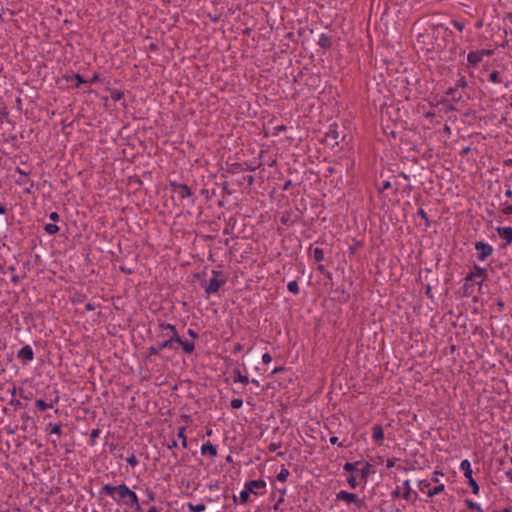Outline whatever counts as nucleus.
Here are the masks:
<instances>
[{"label": "nucleus", "instance_id": "44", "mask_svg": "<svg viewBox=\"0 0 512 512\" xmlns=\"http://www.w3.org/2000/svg\"><path fill=\"white\" fill-rule=\"evenodd\" d=\"M438 475H443V474L441 472H439V471H435L433 473V477L431 479V481L434 482V483H437V485L440 484L439 483V479H438Z\"/></svg>", "mask_w": 512, "mask_h": 512}, {"label": "nucleus", "instance_id": "38", "mask_svg": "<svg viewBox=\"0 0 512 512\" xmlns=\"http://www.w3.org/2000/svg\"><path fill=\"white\" fill-rule=\"evenodd\" d=\"M489 80L493 83H500L501 79L499 78V72L498 71H492L489 75Z\"/></svg>", "mask_w": 512, "mask_h": 512}, {"label": "nucleus", "instance_id": "3", "mask_svg": "<svg viewBox=\"0 0 512 512\" xmlns=\"http://www.w3.org/2000/svg\"><path fill=\"white\" fill-rule=\"evenodd\" d=\"M212 275L213 277L203 284V288L208 295L218 292L221 286L226 283V278L221 271L213 270Z\"/></svg>", "mask_w": 512, "mask_h": 512}, {"label": "nucleus", "instance_id": "26", "mask_svg": "<svg viewBox=\"0 0 512 512\" xmlns=\"http://www.w3.org/2000/svg\"><path fill=\"white\" fill-rule=\"evenodd\" d=\"M177 436L179 439H181V444H182V447L183 448H187V439H186V436H185V427L182 426L178 429V433H177Z\"/></svg>", "mask_w": 512, "mask_h": 512}, {"label": "nucleus", "instance_id": "54", "mask_svg": "<svg viewBox=\"0 0 512 512\" xmlns=\"http://www.w3.org/2000/svg\"><path fill=\"white\" fill-rule=\"evenodd\" d=\"M177 441L176 440H172V442L170 444H168V448L169 449H174L177 447Z\"/></svg>", "mask_w": 512, "mask_h": 512}, {"label": "nucleus", "instance_id": "45", "mask_svg": "<svg viewBox=\"0 0 512 512\" xmlns=\"http://www.w3.org/2000/svg\"><path fill=\"white\" fill-rule=\"evenodd\" d=\"M187 333L193 339H197L199 337L198 333L193 329H188Z\"/></svg>", "mask_w": 512, "mask_h": 512}, {"label": "nucleus", "instance_id": "4", "mask_svg": "<svg viewBox=\"0 0 512 512\" xmlns=\"http://www.w3.org/2000/svg\"><path fill=\"white\" fill-rule=\"evenodd\" d=\"M460 469L464 473V476L467 479L469 486L472 488V492L474 494H478L479 493V485L472 477V469H471L470 461L467 459L462 460L460 463Z\"/></svg>", "mask_w": 512, "mask_h": 512}, {"label": "nucleus", "instance_id": "49", "mask_svg": "<svg viewBox=\"0 0 512 512\" xmlns=\"http://www.w3.org/2000/svg\"><path fill=\"white\" fill-rule=\"evenodd\" d=\"M49 218L52 221L57 222L59 220V215L57 212H52V213H50Z\"/></svg>", "mask_w": 512, "mask_h": 512}, {"label": "nucleus", "instance_id": "63", "mask_svg": "<svg viewBox=\"0 0 512 512\" xmlns=\"http://www.w3.org/2000/svg\"><path fill=\"white\" fill-rule=\"evenodd\" d=\"M494 512H512L511 508H504L501 511H494Z\"/></svg>", "mask_w": 512, "mask_h": 512}, {"label": "nucleus", "instance_id": "39", "mask_svg": "<svg viewBox=\"0 0 512 512\" xmlns=\"http://www.w3.org/2000/svg\"><path fill=\"white\" fill-rule=\"evenodd\" d=\"M123 92L122 91H119V90H115L111 93V98L114 100V101H119L122 97H123Z\"/></svg>", "mask_w": 512, "mask_h": 512}, {"label": "nucleus", "instance_id": "7", "mask_svg": "<svg viewBox=\"0 0 512 512\" xmlns=\"http://www.w3.org/2000/svg\"><path fill=\"white\" fill-rule=\"evenodd\" d=\"M475 249L477 250V259L479 261H485L494 251L490 244L482 241L475 243Z\"/></svg>", "mask_w": 512, "mask_h": 512}, {"label": "nucleus", "instance_id": "9", "mask_svg": "<svg viewBox=\"0 0 512 512\" xmlns=\"http://www.w3.org/2000/svg\"><path fill=\"white\" fill-rule=\"evenodd\" d=\"M336 499L345 501L348 504L354 503L358 507L364 505V501L362 499H359L356 494L344 490H341L336 494Z\"/></svg>", "mask_w": 512, "mask_h": 512}, {"label": "nucleus", "instance_id": "37", "mask_svg": "<svg viewBox=\"0 0 512 512\" xmlns=\"http://www.w3.org/2000/svg\"><path fill=\"white\" fill-rule=\"evenodd\" d=\"M126 462L131 466V467H135L138 465V459L136 458V456L134 454H131L129 457L126 458Z\"/></svg>", "mask_w": 512, "mask_h": 512}, {"label": "nucleus", "instance_id": "2", "mask_svg": "<svg viewBox=\"0 0 512 512\" xmlns=\"http://www.w3.org/2000/svg\"><path fill=\"white\" fill-rule=\"evenodd\" d=\"M113 498L118 504L129 506L137 512H141V506L137 494L132 491L126 484L113 486L105 484L100 492Z\"/></svg>", "mask_w": 512, "mask_h": 512}, {"label": "nucleus", "instance_id": "6", "mask_svg": "<svg viewBox=\"0 0 512 512\" xmlns=\"http://www.w3.org/2000/svg\"><path fill=\"white\" fill-rule=\"evenodd\" d=\"M430 485V482L427 480H420L418 482V487L420 491L426 492L428 497H433L437 494H440L445 489V485L442 483L436 485L434 488L430 487Z\"/></svg>", "mask_w": 512, "mask_h": 512}, {"label": "nucleus", "instance_id": "40", "mask_svg": "<svg viewBox=\"0 0 512 512\" xmlns=\"http://www.w3.org/2000/svg\"><path fill=\"white\" fill-rule=\"evenodd\" d=\"M452 25L459 31H462L465 27L464 23L463 22H460V21H457V20H453L452 21Z\"/></svg>", "mask_w": 512, "mask_h": 512}, {"label": "nucleus", "instance_id": "8", "mask_svg": "<svg viewBox=\"0 0 512 512\" xmlns=\"http://www.w3.org/2000/svg\"><path fill=\"white\" fill-rule=\"evenodd\" d=\"M486 277V269L475 265L471 272L466 276V281H473L478 285H481Z\"/></svg>", "mask_w": 512, "mask_h": 512}, {"label": "nucleus", "instance_id": "28", "mask_svg": "<svg viewBox=\"0 0 512 512\" xmlns=\"http://www.w3.org/2000/svg\"><path fill=\"white\" fill-rule=\"evenodd\" d=\"M361 462L360 461H357L355 463H351V462H347L344 464L343 466V469L346 471V472H353V471H357L358 468L357 466L360 465Z\"/></svg>", "mask_w": 512, "mask_h": 512}, {"label": "nucleus", "instance_id": "58", "mask_svg": "<svg viewBox=\"0 0 512 512\" xmlns=\"http://www.w3.org/2000/svg\"><path fill=\"white\" fill-rule=\"evenodd\" d=\"M98 79H99V78H98V75L96 74V75H94V76L91 78V80L89 81V83H91V84H92V83H95V82H97V81H98Z\"/></svg>", "mask_w": 512, "mask_h": 512}, {"label": "nucleus", "instance_id": "22", "mask_svg": "<svg viewBox=\"0 0 512 512\" xmlns=\"http://www.w3.org/2000/svg\"><path fill=\"white\" fill-rule=\"evenodd\" d=\"M313 258L316 262H322L324 260V251L321 248L315 247L312 249Z\"/></svg>", "mask_w": 512, "mask_h": 512}, {"label": "nucleus", "instance_id": "46", "mask_svg": "<svg viewBox=\"0 0 512 512\" xmlns=\"http://www.w3.org/2000/svg\"><path fill=\"white\" fill-rule=\"evenodd\" d=\"M503 213H504L505 215H512V204L507 205V206L503 209Z\"/></svg>", "mask_w": 512, "mask_h": 512}, {"label": "nucleus", "instance_id": "27", "mask_svg": "<svg viewBox=\"0 0 512 512\" xmlns=\"http://www.w3.org/2000/svg\"><path fill=\"white\" fill-rule=\"evenodd\" d=\"M188 508L190 512H203L206 509V506L203 503H197L189 504Z\"/></svg>", "mask_w": 512, "mask_h": 512}, {"label": "nucleus", "instance_id": "19", "mask_svg": "<svg viewBox=\"0 0 512 512\" xmlns=\"http://www.w3.org/2000/svg\"><path fill=\"white\" fill-rule=\"evenodd\" d=\"M357 472H359L361 478L366 481L368 475L370 474L371 472V465L369 463H365L362 465V467L360 469L357 470Z\"/></svg>", "mask_w": 512, "mask_h": 512}, {"label": "nucleus", "instance_id": "21", "mask_svg": "<svg viewBox=\"0 0 512 512\" xmlns=\"http://www.w3.org/2000/svg\"><path fill=\"white\" fill-rule=\"evenodd\" d=\"M234 375H235L234 376V381L235 382H240V383L245 384V385L249 383L248 377L242 375L239 369L234 370Z\"/></svg>", "mask_w": 512, "mask_h": 512}, {"label": "nucleus", "instance_id": "56", "mask_svg": "<svg viewBox=\"0 0 512 512\" xmlns=\"http://www.w3.org/2000/svg\"><path fill=\"white\" fill-rule=\"evenodd\" d=\"M6 206L2 203H0V214H5L6 213Z\"/></svg>", "mask_w": 512, "mask_h": 512}, {"label": "nucleus", "instance_id": "30", "mask_svg": "<svg viewBox=\"0 0 512 512\" xmlns=\"http://www.w3.org/2000/svg\"><path fill=\"white\" fill-rule=\"evenodd\" d=\"M44 230L49 235H54L59 231V227L56 224H46Z\"/></svg>", "mask_w": 512, "mask_h": 512}, {"label": "nucleus", "instance_id": "5", "mask_svg": "<svg viewBox=\"0 0 512 512\" xmlns=\"http://www.w3.org/2000/svg\"><path fill=\"white\" fill-rule=\"evenodd\" d=\"M170 187L172 192L177 194L180 199H191V205L194 204L195 200L193 198V193L191 189L186 184H181L177 182H170Z\"/></svg>", "mask_w": 512, "mask_h": 512}, {"label": "nucleus", "instance_id": "50", "mask_svg": "<svg viewBox=\"0 0 512 512\" xmlns=\"http://www.w3.org/2000/svg\"><path fill=\"white\" fill-rule=\"evenodd\" d=\"M506 191H505V196L508 197V198H512V189H511V186L506 184Z\"/></svg>", "mask_w": 512, "mask_h": 512}, {"label": "nucleus", "instance_id": "48", "mask_svg": "<svg viewBox=\"0 0 512 512\" xmlns=\"http://www.w3.org/2000/svg\"><path fill=\"white\" fill-rule=\"evenodd\" d=\"M418 215H419L422 219H425L426 221L428 220L427 213H426L422 208H420V209L418 210Z\"/></svg>", "mask_w": 512, "mask_h": 512}, {"label": "nucleus", "instance_id": "20", "mask_svg": "<svg viewBox=\"0 0 512 512\" xmlns=\"http://www.w3.org/2000/svg\"><path fill=\"white\" fill-rule=\"evenodd\" d=\"M468 83L463 75H459L458 79L455 82L454 87L460 90L466 91Z\"/></svg>", "mask_w": 512, "mask_h": 512}, {"label": "nucleus", "instance_id": "15", "mask_svg": "<svg viewBox=\"0 0 512 512\" xmlns=\"http://www.w3.org/2000/svg\"><path fill=\"white\" fill-rule=\"evenodd\" d=\"M372 439L377 444H382V441L384 439V431L381 425L375 424L372 427Z\"/></svg>", "mask_w": 512, "mask_h": 512}, {"label": "nucleus", "instance_id": "23", "mask_svg": "<svg viewBox=\"0 0 512 512\" xmlns=\"http://www.w3.org/2000/svg\"><path fill=\"white\" fill-rule=\"evenodd\" d=\"M403 486H404V493L402 494V497L405 500H409L411 498V494H412V489H411V486H410V481L409 480H405L403 482Z\"/></svg>", "mask_w": 512, "mask_h": 512}, {"label": "nucleus", "instance_id": "10", "mask_svg": "<svg viewBox=\"0 0 512 512\" xmlns=\"http://www.w3.org/2000/svg\"><path fill=\"white\" fill-rule=\"evenodd\" d=\"M244 488L251 494H262L258 490H264L266 488V482L264 480H251L245 483Z\"/></svg>", "mask_w": 512, "mask_h": 512}, {"label": "nucleus", "instance_id": "17", "mask_svg": "<svg viewBox=\"0 0 512 512\" xmlns=\"http://www.w3.org/2000/svg\"><path fill=\"white\" fill-rule=\"evenodd\" d=\"M201 454L206 455L209 454L211 457H215L217 455V448L215 445L207 442L201 446Z\"/></svg>", "mask_w": 512, "mask_h": 512}, {"label": "nucleus", "instance_id": "11", "mask_svg": "<svg viewBox=\"0 0 512 512\" xmlns=\"http://www.w3.org/2000/svg\"><path fill=\"white\" fill-rule=\"evenodd\" d=\"M17 358L23 363H29L34 359V351L30 345L23 346L17 353Z\"/></svg>", "mask_w": 512, "mask_h": 512}, {"label": "nucleus", "instance_id": "35", "mask_svg": "<svg viewBox=\"0 0 512 512\" xmlns=\"http://www.w3.org/2000/svg\"><path fill=\"white\" fill-rule=\"evenodd\" d=\"M347 483L351 489H355L359 484L356 477L352 474L348 477Z\"/></svg>", "mask_w": 512, "mask_h": 512}, {"label": "nucleus", "instance_id": "42", "mask_svg": "<svg viewBox=\"0 0 512 512\" xmlns=\"http://www.w3.org/2000/svg\"><path fill=\"white\" fill-rule=\"evenodd\" d=\"M330 443H331L332 445L337 444L339 447H344V446H345L343 443H340V442L338 441V437H336V436H332V437L330 438Z\"/></svg>", "mask_w": 512, "mask_h": 512}, {"label": "nucleus", "instance_id": "43", "mask_svg": "<svg viewBox=\"0 0 512 512\" xmlns=\"http://www.w3.org/2000/svg\"><path fill=\"white\" fill-rule=\"evenodd\" d=\"M271 360H272V357H271V355H270L269 353H265V354H263V356H262V362H263L264 364H268V363H270V362H271Z\"/></svg>", "mask_w": 512, "mask_h": 512}, {"label": "nucleus", "instance_id": "32", "mask_svg": "<svg viewBox=\"0 0 512 512\" xmlns=\"http://www.w3.org/2000/svg\"><path fill=\"white\" fill-rule=\"evenodd\" d=\"M49 427H51V433L56 434L58 436H61L62 430H61V424L58 423H49Z\"/></svg>", "mask_w": 512, "mask_h": 512}, {"label": "nucleus", "instance_id": "13", "mask_svg": "<svg viewBox=\"0 0 512 512\" xmlns=\"http://www.w3.org/2000/svg\"><path fill=\"white\" fill-rule=\"evenodd\" d=\"M339 133L337 131L336 125H331L328 132L325 134L324 141L327 145L334 147L338 145Z\"/></svg>", "mask_w": 512, "mask_h": 512}, {"label": "nucleus", "instance_id": "1", "mask_svg": "<svg viewBox=\"0 0 512 512\" xmlns=\"http://www.w3.org/2000/svg\"><path fill=\"white\" fill-rule=\"evenodd\" d=\"M159 328L162 330H168L170 331L171 335L169 339H166L162 341L157 347L151 346L148 348V354L149 356L158 355L161 350L163 349H174L175 344H179L182 347V350L187 353L191 354L194 352L195 345L193 342L184 341L180 338L178 331L176 327L170 323H159Z\"/></svg>", "mask_w": 512, "mask_h": 512}, {"label": "nucleus", "instance_id": "12", "mask_svg": "<svg viewBox=\"0 0 512 512\" xmlns=\"http://www.w3.org/2000/svg\"><path fill=\"white\" fill-rule=\"evenodd\" d=\"M446 94L448 96H451V100L454 102H464L466 99L469 98L466 91L460 90L455 87H450Z\"/></svg>", "mask_w": 512, "mask_h": 512}, {"label": "nucleus", "instance_id": "57", "mask_svg": "<svg viewBox=\"0 0 512 512\" xmlns=\"http://www.w3.org/2000/svg\"><path fill=\"white\" fill-rule=\"evenodd\" d=\"M11 281H12L13 283H18V282H19V276H18V275H14V276H12Z\"/></svg>", "mask_w": 512, "mask_h": 512}, {"label": "nucleus", "instance_id": "16", "mask_svg": "<svg viewBox=\"0 0 512 512\" xmlns=\"http://www.w3.org/2000/svg\"><path fill=\"white\" fill-rule=\"evenodd\" d=\"M497 232L502 239L506 240L507 243L512 242V227H499Z\"/></svg>", "mask_w": 512, "mask_h": 512}, {"label": "nucleus", "instance_id": "29", "mask_svg": "<svg viewBox=\"0 0 512 512\" xmlns=\"http://www.w3.org/2000/svg\"><path fill=\"white\" fill-rule=\"evenodd\" d=\"M465 504L471 510H476L478 512H483L481 506L478 503H476V502H474V501H472L470 499H466L465 500Z\"/></svg>", "mask_w": 512, "mask_h": 512}, {"label": "nucleus", "instance_id": "59", "mask_svg": "<svg viewBox=\"0 0 512 512\" xmlns=\"http://www.w3.org/2000/svg\"><path fill=\"white\" fill-rule=\"evenodd\" d=\"M85 308L88 311L94 310V306L91 303L86 304Z\"/></svg>", "mask_w": 512, "mask_h": 512}, {"label": "nucleus", "instance_id": "41", "mask_svg": "<svg viewBox=\"0 0 512 512\" xmlns=\"http://www.w3.org/2000/svg\"><path fill=\"white\" fill-rule=\"evenodd\" d=\"M99 435H100V430H99V429H93V430L91 431V433H90V440H91L92 442H94V441H95V439L99 437Z\"/></svg>", "mask_w": 512, "mask_h": 512}, {"label": "nucleus", "instance_id": "33", "mask_svg": "<svg viewBox=\"0 0 512 512\" xmlns=\"http://www.w3.org/2000/svg\"><path fill=\"white\" fill-rule=\"evenodd\" d=\"M70 80L76 81L75 87H79L80 85L87 83L80 74H73Z\"/></svg>", "mask_w": 512, "mask_h": 512}, {"label": "nucleus", "instance_id": "47", "mask_svg": "<svg viewBox=\"0 0 512 512\" xmlns=\"http://www.w3.org/2000/svg\"><path fill=\"white\" fill-rule=\"evenodd\" d=\"M148 501H153L155 499V493L149 489L146 490Z\"/></svg>", "mask_w": 512, "mask_h": 512}, {"label": "nucleus", "instance_id": "25", "mask_svg": "<svg viewBox=\"0 0 512 512\" xmlns=\"http://www.w3.org/2000/svg\"><path fill=\"white\" fill-rule=\"evenodd\" d=\"M35 405L36 407L40 410V411H44L48 408H53V404L52 403H46L44 400L42 399H38L36 400L35 402Z\"/></svg>", "mask_w": 512, "mask_h": 512}, {"label": "nucleus", "instance_id": "34", "mask_svg": "<svg viewBox=\"0 0 512 512\" xmlns=\"http://www.w3.org/2000/svg\"><path fill=\"white\" fill-rule=\"evenodd\" d=\"M249 496H250V493L244 488L241 492H240V503L241 504H245L248 502L249 500Z\"/></svg>", "mask_w": 512, "mask_h": 512}, {"label": "nucleus", "instance_id": "31", "mask_svg": "<svg viewBox=\"0 0 512 512\" xmlns=\"http://www.w3.org/2000/svg\"><path fill=\"white\" fill-rule=\"evenodd\" d=\"M287 289L293 293V294H298L299 293V285L297 283V281H290L288 284H287Z\"/></svg>", "mask_w": 512, "mask_h": 512}, {"label": "nucleus", "instance_id": "36", "mask_svg": "<svg viewBox=\"0 0 512 512\" xmlns=\"http://www.w3.org/2000/svg\"><path fill=\"white\" fill-rule=\"evenodd\" d=\"M230 405H231V407H232L233 409H239V408H241V407H242V405H243V401H242V399H240V398H234V399H232V400H231Z\"/></svg>", "mask_w": 512, "mask_h": 512}, {"label": "nucleus", "instance_id": "60", "mask_svg": "<svg viewBox=\"0 0 512 512\" xmlns=\"http://www.w3.org/2000/svg\"><path fill=\"white\" fill-rule=\"evenodd\" d=\"M392 495H393L394 497H399L401 494H400V491L397 489V490H395V491H393V492H392Z\"/></svg>", "mask_w": 512, "mask_h": 512}, {"label": "nucleus", "instance_id": "24", "mask_svg": "<svg viewBox=\"0 0 512 512\" xmlns=\"http://www.w3.org/2000/svg\"><path fill=\"white\" fill-rule=\"evenodd\" d=\"M289 475H290L289 470L285 466H282V468L280 469V472L277 475V480L280 482H285Z\"/></svg>", "mask_w": 512, "mask_h": 512}, {"label": "nucleus", "instance_id": "51", "mask_svg": "<svg viewBox=\"0 0 512 512\" xmlns=\"http://www.w3.org/2000/svg\"><path fill=\"white\" fill-rule=\"evenodd\" d=\"M242 350V345L240 343H237L234 345V349H233V352L234 353H238Z\"/></svg>", "mask_w": 512, "mask_h": 512}, {"label": "nucleus", "instance_id": "52", "mask_svg": "<svg viewBox=\"0 0 512 512\" xmlns=\"http://www.w3.org/2000/svg\"><path fill=\"white\" fill-rule=\"evenodd\" d=\"M283 501H284L283 497H280V498L278 499V501L275 503V505H274V507H273V508H274L275 510H278V509H279V505H280V503H282Z\"/></svg>", "mask_w": 512, "mask_h": 512}, {"label": "nucleus", "instance_id": "61", "mask_svg": "<svg viewBox=\"0 0 512 512\" xmlns=\"http://www.w3.org/2000/svg\"><path fill=\"white\" fill-rule=\"evenodd\" d=\"M269 449H270V451H275V450L277 449V445L272 443V444L269 446Z\"/></svg>", "mask_w": 512, "mask_h": 512}, {"label": "nucleus", "instance_id": "55", "mask_svg": "<svg viewBox=\"0 0 512 512\" xmlns=\"http://www.w3.org/2000/svg\"><path fill=\"white\" fill-rule=\"evenodd\" d=\"M283 370H284V368H283V367H281V366L276 367V368H274V370L272 371V374H277V373H279V372H281V371H283Z\"/></svg>", "mask_w": 512, "mask_h": 512}, {"label": "nucleus", "instance_id": "14", "mask_svg": "<svg viewBox=\"0 0 512 512\" xmlns=\"http://www.w3.org/2000/svg\"><path fill=\"white\" fill-rule=\"evenodd\" d=\"M485 53V50L469 52V54L467 55L468 63L471 66H477L483 60Z\"/></svg>", "mask_w": 512, "mask_h": 512}, {"label": "nucleus", "instance_id": "64", "mask_svg": "<svg viewBox=\"0 0 512 512\" xmlns=\"http://www.w3.org/2000/svg\"><path fill=\"white\" fill-rule=\"evenodd\" d=\"M507 477L510 478V480H512V470L511 471H508L506 473Z\"/></svg>", "mask_w": 512, "mask_h": 512}, {"label": "nucleus", "instance_id": "53", "mask_svg": "<svg viewBox=\"0 0 512 512\" xmlns=\"http://www.w3.org/2000/svg\"><path fill=\"white\" fill-rule=\"evenodd\" d=\"M391 187V183L389 181L383 182L382 190L389 189Z\"/></svg>", "mask_w": 512, "mask_h": 512}, {"label": "nucleus", "instance_id": "62", "mask_svg": "<svg viewBox=\"0 0 512 512\" xmlns=\"http://www.w3.org/2000/svg\"><path fill=\"white\" fill-rule=\"evenodd\" d=\"M148 512H158V509L155 506L149 508Z\"/></svg>", "mask_w": 512, "mask_h": 512}, {"label": "nucleus", "instance_id": "18", "mask_svg": "<svg viewBox=\"0 0 512 512\" xmlns=\"http://www.w3.org/2000/svg\"><path fill=\"white\" fill-rule=\"evenodd\" d=\"M318 45L321 48L329 49L331 47V38L326 34H321L318 40Z\"/></svg>", "mask_w": 512, "mask_h": 512}]
</instances>
